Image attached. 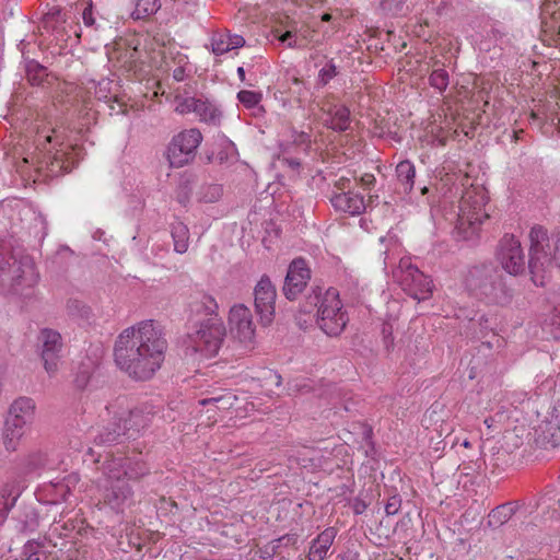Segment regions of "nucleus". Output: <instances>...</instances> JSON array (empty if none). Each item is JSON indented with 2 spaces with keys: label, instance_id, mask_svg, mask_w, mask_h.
<instances>
[{
  "label": "nucleus",
  "instance_id": "f257e3e1",
  "mask_svg": "<svg viewBox=\"0 0 560 560\" xmlns=\"http://www.w3.org/2000/svg\"><path fill=\"white\" fill-rule=\"evenodd\" d=\"M166 350L163 329L153 320H143L119 334L114 346V360L130 378L143 382L161 369Z\"/></svg>",
  "mask_w": 560,
  "mask_h": 560
},
{
  "label": "nucleus",
  "instance_id": "f03ea898",
  "mask_svg": "<svg viewBox=\"0 0 560 560\" xmlns=\"http://www.w3.org/2000/svg\"><path fill=\"white\" fill-rule=\"evenodd\" d=\"M468 294L492 305H508L513 299L502 270L492 261H482L468 267L463 281Z\"/></svg>",
  "mask_w": 560,
  "mask_h": 560
},
{
  "label": "nucleus",
  "instance_id": "7ed1b4c3",
  "mask_svg": "<svg viewBox=\"0 0 560 560\" xmlns=\"http://www.w3.org/2000/svg\"><path fill=\"white\" fill-rule=\"evenodd\" d=\"M38 280L39 275L31 257L16 259L0 245V293L31 299Z\"/></svg>",
  "mask_w": 560,
  "mask_h": 560
},
{
  "label": "nucleus",
  "instance_id": "20e7f679",
  "mask_svg": "<svg viewBox=\"0 0 560 560\" xmlns=\"http://www.w3.org/2000/svg\"><path fill=\"white\" fill-rule=\"evenodd\" d=\"M530 248L528 269L536 285L544 287L552 264L560 268V228L548 236L546 230L533 226L529 232Z\"/></svg>",
  "mask_w": 560,
  "mask_h": 560
},
{
  "label": "nucleus",
  "instance_id": "39448f33",
  "mask_svg": "<svg viewBox=\"0 0 560 560\" xmlns=\"http://www.w3.org/2000/svg\"><path fill=\"white\" fill-rule=\"evenodd\" d=\"M488 198L482 189L467 190L463 195L454 230L457 241L476 242L483 220L489 219L485 210Z\"/></svg>",
  "mask_w": 560,
  "mask_h": 560
},
{
  "label": "nucleus",
  "instance_id": "423d86ee",
  "mask_svg": "<svg viewBox=\"0 0 560 560\" xmlns=\"http://www.w3.org/2000/svg\"><path fill=\"white\" fill-rule=\"evenodd\" d=\"M119 465H102V477L97 488L102 502L116 513H121L133 502V490L129 482L119 477Z\"/></svg>",
  "mask_w": 560,
  "mask_h": 560
},
{
  "label": "nucleus",
  "instance_id": "0eeeda50",
  "mask_svg": "<svg viewBox=\"0 0 560 560\" xmlns=\"http://www.w3.org/2000/svg\"><path fill=\"white\" fill-rule=\"evenodd\" d=\"M35 417V402L30 397L15 399L4 422L3 444L8 452L18 448L19 441L28 431Z\"/></svg>",
  "mask_w": 560,
  "mask_h": 560
},
{
  "label": "nucleus",
  "instance_id": "6e6552de",
  "mask_svg": "<svg viewBox=\"0 0 560 560\" xmlns=\"http://www.w3.org/2000/svg\"><path fill=\"white\" fill-rule=\"evenodd\" d=\"M225 334V326L220 316L205 318L196 325V330L188 335V348L206 358L214 357L222 346Z\"/></svg>",
  "mask_w": 560,
  "mask_h": 560
},
{
  "label": "nucleus",
  "instance_id": "1a4fd4ad",
  "mask_svg": "<svg viewBox=\"0 0 560 560\" xmlns=\"http://www.w3.org/2000/svg\"><path fill=\"white\" fill-rule=\"evenodd\" d=\"M394 277L401 289L416 301H425L432 296L434 288L432 280L412 265L409 258L400 259Z\"/></svg>",
  "mask_w": 560,
  "mask_h": 560
},
{
  "label": "nucleus",
  "instance_id": "9d476101",
  "mask_svg": "<svg viewBox=\"0 0 560 560\" xmlns=\"http://www.w3.org/2000/svg\"><path fill=\"white\" fill-rule=\"evenodd\" d=\"M317 325L328 336H339L346 328L349 317L342 311L339 293L329 288L325 291L324 299L317 310Z\"/></svg>",
  "mask_w": 560,
  "mask_h": 560
},
{
  "label": "nucleus",
  "instance_id": "9b49d317",
  "mask_svg": "<svg viewBox=\"0 0 560 560\" xmlns=\"http://www.w3.org/2000/svg\"><path fill=\"white\" fill-rule=\"evenodd\" d=\"M202 135L197 128L175 135L167 145L166 156L172 167H183L194 161Z\"/></svg>",
  "mask_w": 560,
  "mask_h": 560
},
{
  "label": "nucleus",
  "instance_id": "f8f14e48",
  "mask_svg": "<svg viewBox=\"0 0 560 560\" xmlns=\"http://www.w3.org/2000/svg\"><path fill=\"white\" fill-rule=\"evenodd\" d=\"M497 258L508 273L518 276L525 271V255L521 242L512 234H505L499 242Z\"/></svg>",
  "mask_w": 560,
  "mask_h": 560
},
{
  "label": "nucleus",
  "instance_id": "ddd939ff",
  "mask_svg": "<svg viewBox=\"0 0 560 560\" xmlns=\"http://www.w3.org/2000/svg\"><path fill=\"white\" fill-rule=\"evenodd\" d=\"M277 290L268 276H262L254 288L255 312L262 326H269L275 318Z\"/></svg>",
  "mask_w": 560,
  "mask_h": 560
},
{
  "label": "nucleus",
  "instance_id": "4468645a",
  "mask_svg": "<svg viewBox=\"0 0 560 560\" xmlns=\"http://www.w3.org/2000/svg\"><path fill=\"white\" fill-rule=\"evenodd\" d=\"M231 332L246 348H252L255 339V325L250 310L244 304H235L229 313Z\"/></svg>",
  "mask_w": 560,
  "mask_h": 560
},
{
  "label": "nucleus",
  "instance_id": "2eb2a0df",
  "mask_svg": "<svg viewBox=\"0 0 560 560\" xmlns=\"http://www.w3.org/2000/svg\"><path fill=\"white\" fill-rule=\"evenodd\" d=\"M38 341L42 343L40 357L44 361V368L49 375H54L58 371V363L61 358V335L57 330L44 328L39 332Z\"/></svg>",
  "mask_w": 560,
  "mask_h": 560
},
{
  "label": "nucleus",
  "instance_id": "dca6fc26",
  "mask_svg": "<svg viewBox=\"0 0 560 560\" xmlns=\"http://www.w3.org/2000/svg\"><path fill=\"white\" fill-rule=\"evenodd\" d=\"M310 279L311 270L307 267L305 259H293L289 265L282 288L284 296L290 301H294L298 295L305 289Z\"/></svg>",
  "mask_w": 560,
  "mask_h": 560
},
{
  "label": "nucleus",
  "instance_id": "f3484780",
  "mask_svg": "<svg viewBox=\"0 0 560 560\" xmlns=\"http://www.w3.org/2000/svg\"><path fill=\"white\" fill-rule=\"evenodd\" d=\"M118 464L119 477L127 481H136L150 474L149 465L139 457H114L106 458L103 465Z\"/></svg>",
  "mask_w": 560,
  "mask_h": 560
},
{
  "label": "nucleus",
  "instance_id": "a211bd4d",
  "mask_svg": "<svg viewBox=\"0 0 560 560\" xmlns=\"http://www.w3.org/2000/svg\"><path fill=\"white\" fill-rule=\"evenodd\" d=\"M154 415L153 408L149 405H142L129 410L127 417H121L122 424L127 431V438L136 439L142 430L152 423Z\"/></svg>",
  "mask_w": 560,
  "mask_h": 560
},
{
  "label": "nucleus",
  "instance_id": "6ab92c4d",
  "mask_svg": "<svg viewBox=\"0 0 560 560\" xmlns=\"http://www.w3.org/2000/svg\"><path fill=\"white\" fill-rule=\"evenodd\" d=\"M329 201L336 211L350 215H359L363 213L368 207L364 197L353 190H348L347 192H331Z\"/></svg>",
  "mask_w": 560,
  "mask_h": 560
},
{
  "label": "nucleus",
  "instance_id": "aec40b11",
  "mask_svg": "<svg viewBox=\"0 0 560 560\" xmlns=\"http://www.w3.org/2000/svg\"><path fill=\"white\" fill-rule=\"evenodd\" d=\"M536 444L541 448H555L560 445V419L552 417L544 420L536 429Z\"/></svg>",
  "mask_w": 560,
  "mask_h": 560
},
{
  "label": "nucleus",
  "instance_id": "412c9836",
  "mask_svg": "<svg viewBox=\"0 0 560 560\" xmlns=\"http://www.w3.org/2000/svg\"><path fill=\"white\" fill-rule=\"evenodd\" d=\"M120 85L119 81L112 80L108 78H104L97 82L95 85L94 95L97 100L104 101L109 104V108L115 110L114 105L110 103H117L118 109L117 114H125V104L119 96Z\"/></svg>",
  "mask_w": 560,
  "mask_h": 560
},
{
  "label": "nucleus",
  "instance_id": "4be33fe9",
  "mask_svg": "<svg viewBox=\"0 0 560 560\" xmlns=\"http://www.w3.org/2000/svg\"><path fill=\"white\" fill-rule=\"evenodd\" d=\"M523 504L520 501H510L491 510L488 515V526L499 528L513 518V516L521 514L526 516V511L521 512Z\"/></svg>",
  "mask_w": 560,
  "mask_h": 560
},
{
  "label": "nucleus",
  "instance_id": "5701e85b",
  "mask_svg": "<svg viewBox=\"0 0 560 560\" xmlns=\"http://www.w3.org/2000/svg\"><path fill=\"white\" fill-rule=\"evenodd\" d=\"M337 536L335 527H327L312 540L307 553L308 560H324Z\"/></svg>",
  "mask_w": 560,
  "mask_h": 560
},
{
  "label": "nucleus",
  "instance_id": "b1692460",
  "mask_svg": "<svg viewBox=\"0 0 560 560\" xmlns=\"http://www.w3.org/2000/svg\"><path fill=\"white\" fill-rule=\"evenodd\" d=\"M127 436V431L122 424V418H114L102 431L94 438L97 445H113L119 443L122 436Z\"/></svg>",
  "mask_w": 560,
  "mask_h": 560
},
{
  "label": "nucleus",
  "instance_id": "393cba45",
  "mask_svg": "<svg viewBox=\"0 0 560 560\" xmlns=\"http://www.w3.org/2000/svg\"><path fill=\"white\" fill-rule=\"evenodd\" d=\"M397 190L408 195L412 191L416 178V167L409 160L400 161L396 165Z\"/></svg>",
  "mask_w": 560,
  "mask_h": 560
},
{
  "label": "nucleus",
  "instance_id": "a878e982",
  "mask_svg": "<svg viewBox=\"0 0 560 560\" xmlns=\"http://www.w3.org/2000/svg\"><path fill=\"white\" fill-rule=\"evenodd\" d=\"M195 114L199 117V120L205 124L211 126H219L221 124L222 112L214 103L207 98H197Z\"/></svg>",
  "mask_w": 560,
  "mask_h": 560
},
{
  "label": "nucleus",
  "instance_id": "bb28decb",
  "mask_svg": "<svg viewBox=\"0 0 560 560\" xmlns=\"http://www.w3.org/2000/svg\"><path fill=\"white\" fill-rule=\"evenodd\" d=\"M171 235L174 243V250L184 254L189 245V230L186 224L180 221L171 223Z\"/></svg>",
  "mask_w": 560,
  "mask_h": 560
},
{
  "label": "nucleus",
  "instance_id": "cd10ccee",
  "mask_svg": "<svg viewBox=\"0 0 560 560\" xmlns=\"http://www.w3.org/2000/svg\"><path fill=\"white\" fill-rule=\"evenodd\" d=\"M133 10L130 16L133 20H147L161 8L160 0H131Z\"/></svg>",
  "mask_w": 560,
  "mask_h": 560
},
{
  "label": "nucleus",
  "instance_id": "c85d7f7f",
  "mask_svg": "<svg viewBox=\"0 0 560 560\" xmlns=\"http://www.w3.org/2000/svg\"><path fill=\"white\" fill-rule=\"evenodd\" d=\"M237 401V397L230 390H224L222 394L218 396H212L208 398H203L199 400V404L202 406L212 405L218 410H229L235 406Z\"/></svg>",
  "mask_w": 560,
  "mask_h": 560
},
{
  "label": "nucleus",
  "instance_id": "c756f323",
  "mask_svg": "<svg viewBox=\"0 0 560 560\" xmlns=\"http://www.w3.org/2000/svg\"><path fill=\"white\" fill-rule=\"evenodd\" d=\"M223 188L220 184L206 183L202 184L197 191V199L200 202L213 203L221 199Z\"/></svg>",
  "mask_w": 560,
  "mask_h": 560
},
{
  "label": "nucleus",
  "instance_id": "7c9ffc66",
  "mask_svg": "<svg viewBox=\"0 0 560 560\" xmlns=\"http://www.w3.org/2000/svg\"><path fill=\"white\" fill-rule=\"evenodd\" d=\"M350 126V110L341 105L336 106L331 113L329 127L336 131H346Z\"/></svg>",
  "mask_w": 560,
  "mask_h": 560
},
{
  "label": "nucleus",
  "instance_id": "2f4dec72",
  "mask_svg": "<svg viewBox=\"0 0 560 560\" xmlns=\"http://www.w3.org/2000/svg\"><path fill=\"white\" fill-rule=\"evenodd\" d=\"M44 545L35 539L27 540L21 552L22 560H48L43 551Z\"/></svg>",
  "mask_w": 560,
  "mask_h": 560
},
{
  "label": "nucleus",
  "instance_id": "473e14b6",
  "mask_svg": "<svg viewBox=\"0 0 560 560\" xmlns=\"http://www.w3.org/2000/svg\"><path fill=\"white\" fill-rule=\"evenodd\" d=\"M27 80L32 85H40L47 77V68L35 60H30L25 66Z\"/></svg>",
  "mask_w": 560,
  "mask_h": 560
},
{
  "label": "nucleus",
  "instance_id": "72a5a7b5",
  "mask_svg": "<svg viewBox=\"0 0 560 560\" xmlns=\"http://www.w3.org/2000/svg\"><path fill=\"white\" fill-rule=\"evenodd\" d=\"M68 315L73 319H89L91 315V308L84 302L70 299L66 305Z\"/></svg>",
  "mask_w": 560,
  "mask_h": 560
},
{
  "label": "nucleus",
  "instance_id": "f704fd0d",
  "mask_svg": "<svg viewBox=\"0 0 560 560\" xmlns=\"http://www.w3.org/2000/svg\"><path fill=\"white\" fill-rule=\"evenodd\" d=\"M211 51L217 56H221V55H224V54L231 51V47L229 46L226 31H217L212 34Z\"/></svg>",
  "mask_w": 560,
  "mask_h": 560
},
{
  "label": "nucleus",
  "instance_id": "c9c22d12",
  "mask_svg": "<svg viewBox=\"0 0 560 560\" xmlns=\"http://www.w3.org/2000/svg\"><path fill=\"white\" fill-rule=\"evenodd\" d=\"M429 84L443 93L450 84V74L444 68L434 69L429 75Z\"/></svg>",
  "mask_w": 560,
  "mask_h": 560
},
{
  "label": "nucleus",
  "instance_id": "e433bc0d",
  "mask_svg": "<svg viewBox=\"0 0 560 560\" xmlns=\"http://www.w3.org/2000/svg\"><path fill=\"white\" fill-rule=\"evenodd\" d=\"M218 303L211 295L203 294L199 302L196 303V311L198 313L203 312L205 315L208 317L212 316H219L218 315Z\"/></svg>",
  "mask_w": 560,
  "mask_h": 560
},
{
  "label": "nucleus",
  "instance_id": "4c0bfd02",
  "mask_svg": "<svg viewBox=\"0 0 560 560\" xmlns=\"http://www.w3.org/2000/svg\"><path fill=\"white\" fill-rule=\"evenodd\" d=\"M324 294L325 293H323V289L320 287H315L314 289H312V293H310L306 296V301L302 306V312L310 314L315 308L318 310L319 305L324 299Z\"/></svg>",
  "mask_w": 560,
  "mask_h": 560
},
{
  "label": "nucleus",
  "instance_id": "58836bf2",
  "mask_svg": "<svg viewBox=\"0 0 560 560\" xmlns=\"http://www.w3.org/2000/svg\"><path fill=\"white\" fill-rule=\"evenodd\" d=\"M237 100L241 104H243L246 108L252 109L255 108L262 100V94L260 92L242 90L237 93Z\"/></svg>",
  "mask_w": 560,
  "mask_h": 560
},
{
  "label": "nucleus",
  "instance_id": "ea45409f",
  "mask_svg": "<svg viewBox=\"0 0 560 560\" xmlns=\"http://www.w3.org/2000/svg\"><path fill=\"white\" fill-rule=\"evenodd\" d=\"M66 22V14L62 12L60 7H52L48 10V12L44 15V24L45 27L55 28L58 24Z\"/></svg>",
  "mask_w": 560,
  "mask_h": 560
},
{
  "label": "nucleus",
  "instance_id": "a19ab883",
  "mask_svg": "<svg viewBox=\"0 0 560 560\" xmlns=\"http://www.w3.org/2000/svg\"><path fill=\"white\" fill-rule=\"evenodd\" d=\"M50 159L49 171L52 175L70 172V165L63 160V153L56 152Z\"/></svg>",
  "mask_w": 560,
  "mask_h": 560
},
{
  "label": "nucleus",
  "instance_id": "79ce46f5",
  "mask_svg": "<svg viewBox=\"0 0 560 560\" xmlns=\"http://www.w3.org/2000/svg\"><path fill=\"white\" fill-rule=\"evenodd\" d=\"M78 5L82 8V20L85 26L92 27L95 25V18L93 13L92 0H80Z\"/></svg>",
  "mask_w": 560,
  "mask_h": 560
},
{
  "label": "nucleus",
  "instance_id": "37998d69",
  "mask_svg": "<svg viewBox=\"0 0 560 560\" xmlns=\"http://www.w3.org/2000/svg\"><path fill=\"white\" fill-rule=\"evenodd\" d=\"M338 74L337 67L332 60L328 61L320 70H319V82L322 85H326L332 78Z\"/></svg>",
  "mask_w": 560,
  "mask_h": 560
},
{
  "label": "nucleus",
  "instance_id": "c03bdc74",
  "mask_svg": "<svg viewBox=\"0 0 560 560\" xmlns=\"http://www.w3.org/2000/svg\"><path fill=\"white\" fill-rule=\"evenodd\" d=\"M393 325L390 323H383L382 325V338L383 345L386 352H390L394 349V337H393Z\"/></svg>",
  "mask_w": 560,
  "mask_h": 560
},
{
  "label": "nucleus",
  "instance_id": "a18cd8bd",
  "mask_svg": "<svg viewBox=\"0 0 560 560\" xmlns=\"http://www.w3.org/2000/svg\"><path fill=\"white\" fill-rule=\"evenodd\" d=\"M71 480H72V477L68 476L62 481H58L56 483L51 482V486L55 488L56 495H59L61 498V500H63V501L67 500L68 495L71 492V489H70Z\"/></svg>",
  "mask_w": 560,
  "mask_h": 560
},
{
  "label": "nucleus",
  "instance_id": "49530a36",
  "mask_svg": "<svg viewBox=\"0 0 560 560\" xmlns=\"http://www.w3.org/2000/svg\"><path fill=\"white\" fill-rule=\"evenodd\" d=\"M198 97H185L177 102L176 112L179 114L195 113Z\"/></svg>",
  "mask_w": 560,
  "mask_h": 560
},
{
  "label": "nucleus",
  "instance_id": "de8ad7c7",
  "mask_svg": "<svg viewBox=\"0 0 560 560\" xmlns=\"http://www.w3.org/2000/svg\"><path fill=\"white\" fill-rule=\"evenodd\" d=\"M401 506V497L399 494H394L388 498L385 504V513L387 515H395L399 512Z\"/></svg>",
  "mask_w": 560,
  "mask_h": 560
},
{
  "label": "nucleus",
  "instance_id": "09e8293b",
  "mask_svg": "<svg viewBox=\"0 0 560 560\" xmlns=\"http://www.w3.org/2000/svg\"><path fill=\"white\" fill-rule=\"evenodd\" d=\"M334 187L336 190H332V192H347L348 190H352L351 179L342 176L335 180Z\"/></svg>",
  "mask_w": 560,
  "mask_h": 560
},
{
  "label": "nucleus",
  "instance_id": "8fccbe9b",
  "mask_svg": "<svg viewBox=\"0 0 560 560\" xmlns=\"http://www.w3.org/2000/svg\"><path fill=\"white\" fill-rule=\"evenodd\" d=\"M279 161L283 166H287L291 168L293 172L299 173L301 167V161L299 159L282 156L279 158Z\"/></svg>",
  "mask_w": 560,
  "mask_h": 560
},
{
  "label": "nucleus",
  "instance_id": "3c124183",
  "mask_svg": "<svg viewBox=\"0 0 560 560\" xmlns=\"http://www.w3.org/2000/svg\"><path fill=\"white\" fill-rule=\"evenodd\" d=\"M228 40H229V46L231 47V50L241 48L245 45L244 37L238 34H231L230 32H228Z\"/></svg>",
  "mask_w": 560,
  "mask_h": 560
},
{
  "label": "nucleus",
  "instance_id": "603ef678",
  "mask_svg": "<svg viewBox=\"0 0 560 560\" xmlns=\"http://www.w3.org/2000/svg\"><path fill=\"white\" fill-rule=\"evenodd\" d=\"M190 191H191V188H190V180L187 179L183 183L182 185V192H179L178 195V201L183 205H186V202L189 201V198H190Z\"/></svg>",
  "mask_w": 560,
  "mask_h": 560
},
{
  "label": "nucleus",
  "instance_id": "864d4df0",
  "mask_svg": "<svg viewBox=\"0 0 560 560\" xmlns=\"http://www.w3.org/2000/svg\"><path fill=\"white\" fill-rule=\"evenodd\" d=\"M258 555H259L258 556L259 560H272V558L276 555V547H272V548H269V547L261 548V549H259Z\"/></svg>",
  "mask_w": 560,
  "mask_h": 560
},
{
  "label": "nucleus",
  "instance_id": "5fc2aeb1",
  "mask_svg": "<svg viewBox=\"0 0 560 560\" xmlns=\"http://www.w3.org/2000/svg\"><path fill=\"white\" fill-rule=\"evenodd\" d=\"M375 182L376 179L372 174H364L360 178V184L364 189H370L372 186H374Z\"/></svg>",
  "mask_w": 560,
  "mask_h": 560
},
{
  "label": "nucleus",
  "instance_id": "6e6d98bb",
  "mask_svg": "<svg viewBox=\"0 0 560 560\" xmlns=\"http://www.w3.org/2000/svg\"><path fill=\"white\" fill-rule=\"evenodd\" d=\"M352 508H353L354 514L359 515V514H362L366 510L368 504L361 499H355Z\"/></svg>",
  "mask_w": 560,
  "mask_h": 560
},
{
  "label": "nucleus",
  "instance_id": "4d7b16f0",
  "mask_svg": "<svg viewBox=\"0 0 560 560\" xmlns=\"http://www.w3.org/2000/svg\"><path fill=\"white\" fill-rule=\"evenodd\" d=\"M42 465V457L40 455H32L30 456V463L27 471H32L36 468H38Z\"/></svg>",
  "mask_w": 560,
  "mask_h": 560
},
{
  "label": "nucleus",
  "instance_id": "13d9d810",
  "mask_svg": "<svg viewBox=\"0 0 560 560\" xmlns=\"http://www.w3.org/2000/svg\"><path fill=\"white\" fill-rule=\"evenodd\" d=\"M186 78V71L184 67H177L173 70V79L177 82L184 81Z\"/></svg>",
  "mask_w": 560,
  "mask_h": 560
},
{
  "label": "nucleus",
  "instance_id": "bf43d9fd",
  "mask_svg": "<svg viewBox=\"0 0 560 560\" xmlns=\"http://www.w3.org/2000/svg\"><path fill=\"white\" fill-rule=\"evenodd\" d=\"M292 37H293L292 32L287 31L285 33H283V34L281 35L280 40H281L282 43H288V46H289V47H294V46H295V42H291Z\"/></svg>",
  "mask_w": 560,
  "mask_h": 560
},
{
  "label": "nucleus",
  "instance_id": "052dcab7",
  "mask_svg": "<svg viewBox=\"0 0 560 560\" xmlns=\"http://www.w3.org/2000/svg\"><path fill=\"white\" fill-rule=\"evenodd\" d=\"M294 142L299 144H308L311 142L308 135L305 132L299 133L298 138L294 140Z\"/></svg>",
  "mask_w": 560,
  "mask_h": 560
},
{
  "label": "nucleus",
  "instance_id": "680f3d73",
  "mask_svg": "<svg viewBox=\"0 0 560 560\" xmlns=\"http://www.w3.org/2000/svg\"><path fill=\"white\" fill-rule=\"evenodd\" d=\"M89 376L85 374L79 375L75 380L77 385L83 388L88 384Z\"/></svg>",
  "mask_w": 560,
  "mask_h": 560
},
{
  "label": "nucleus",
  "instance_id": "e2e57ef3",
  "mask_svg": "<svg viewBox=\"0 0 560 560\" xmlns=\"http://www.w3.org/2000/svg\"><path fill=\"white\" fill-rule=\"evenodd\" d=\"M237 75L241 82H245V69L243 67L237 68Z\"/></svg>",
  "mask_w": 560,
  "mask_h": 560
},
{
  "label": "nucleus",
  "instance_id": "0e129e2a",
  "mask_svg": "<svg viewBox=\"0 0 560 560\" xmlns=\"http://www.w3.org/2000/svg\"><path fill=\"white\" fill-rule=\"evenodd\" d=\"M218 159H219L220 163H223L224 161H226V160H228V152H225V151H220V152L218 153Z\"/></svg>",
  "mask_w": 560,
  "mask_h": 560
},
{
  "label": "nucleus",
  "instance_id": "69168bd1",
  "mask_svg": "<svg viewBox=\"0 0 560 560\" xmlns=\"http://www.w3.org/2000/svg\"><path fill=\"white\" fill-rule=\"evenodd\" d=\"M283 540H287V544L291 542V541L294 542L295 538L291 535H284L281 538H279V541H283Z\"/></svg>",
  "mask_w": 560,
  "mask_h": 560
},
{
  "label": "nucleus",
  "instance_id": "338daca9",
  "mask_svg": "<svg viewBox=\"0 0 560 560\" xmlns=\"http://www.w3.org/2000/svg\"><path fill=\"white\" fill-rule=\"evenodd\" d=\"M271 376L276 380V385L277 386H280L281 385V381H282V377L280 374H278L277 372L272 373Z\"/></svg>",
  "mask_w": 560,
  "mask_h": 560
},
{
  "label": "nucleus",
  "instance_id": "774afa93",
  "mask_svg": "<svg viewBox=\"0 0 560 560\" xmlns=\"http://www.w3.org/2000/svg\"><path fill=\"white\" fill-rule=\"evenodd\" d=\"M364 438L366 440H370L372 438V429L371 428L364 430Z\"/></svg>",
  "mask_w": 560,
  "mask_h": 560
}]
</instances>
